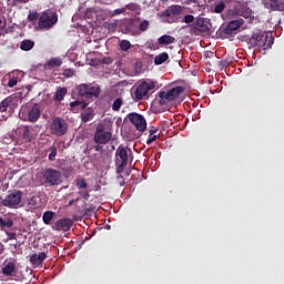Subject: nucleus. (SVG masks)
<instances>
[{
	"label": "nucleus",
	"mask_w": 284,
	"mask_h": 284,
	"mask_svg": "<svg viewBox=\"0 0 284 284\" xmlns=\"http://www.w3.org/2000/svg\"><path fill=\"white\" fill-rule=\"evenodd\" d=\"M155 83L151 80L143 81L135 85L132 90V99L134 102H140L143 100H149L152 94V91L155 89Z\"/></svg>",
	"instance_id": "f257e3e1"
},
{
	"label": "nucleus",
	"mask_w": 284,
	"mask_h": 284,
	"mask_svg": "<svg viewBox=\"0 0 284 284\" xmlns=\"http://www.w3.org/2000/svg\"><path fill=\"white\" fill-rule=\"evenodd\" d=\"M41 182L45 186H57L62 183V173L54 169H45Z\"/></svg>",
	"instance_id": "f03ea898"
},
{
	"label": "nucleus",
	"mask_w": 284,
	"mask_h": 284,
	"mask_svg": "<svg viewBox=\"0 0 284 284\" xmlns=\"http://www.w3.org/2000/svg\"><path fill=\"white\" fill-rule=\"evenodd\" d=\"M23 97L21 92L13 93L0 102V112L14 111L22 102Z\"/></svg>",
	"instance_id": "7ed1b4c3"
},
{
	"label": "nucleus",
	"mask_w": 284,
	"mask_h": 284,
	"mask_svg": "<svg viewBox=\"0 0 284 284\" xmlns=\"http://www.w3.org/2000/svg\"><path fill=\"white\" fill-rule=\"evenodd\" d=\"M251 42H253L254 45H257L260 48H264V50L272 48L274 44V39L270 37L268 33L264 32H257L251 37Z\"/></svg>",
	"instance_id": "20e7f679"
},
{
	"label": "nucleus",
	"mask_w": 284,
	"mask_h": 284,
	"mask_svg": "<svg viewBox=\"0 0 284 284\" xmlns=\"http://www.w3.org/2000/svg\"><path fill=\"white\" fill-rule=\"evenodd\" d=\"M58 22V14L55 12H42V16L39 18L38 27L43 30H50Z\"/></svg>",
	"instance_id": "39448f33"
},
{
	"label": "nucleus",
	"mask_w": 284,
	"mask_h": 284,
	"mask_svg": "<svg viewBox=\"0 0 284 284\" xmlns=\"http://www.w3.org/2000/svg\"><path fill=\"white\" fill-rule=\"evenodd\" d=\"M23 193L19 190L9 191V194L1 201V204L8 209H17L21 202Z\"/></svg>",
	"instance_id": "423d86ee"
},
{
	"label": "nucleus",
	"mask_w": 284,
	"mask_h": 284,
	"mask_svg": "<svg viewBox=\"0 0 284 284\" xmlns=\"http://www.w3.org/2000/svg\"><path fill=\"white\" fill-rule=\"evenodd\" d=\"M184 91L185 89L183 87H176L169 90L168 92L165 91L160 92L159 93L160 104L165 105L168 101H175L176 99H179L180 94H182Z\"/></svg>",
	"instance_id": "0eeeda50"
},
{
	"label": "nucleus",
	"mask_w": 284,
	"mask_h": 284,
	"mask_svg": "<svg viewBox=\"0 0 284 284\" xmlns=\"http://www.w3.org/2000/svg\"><path fill=\"white\" fill-rule=\"evenodd\" d=\"M112 139V133L110 131L105 130V125L100 123L97 126L94 136H93V141L97 144H108Z\"/></svg>",
	"instance_id": "6e6552de"
},
{
	"label": "nucleus",
	"mask_w": 284,
	"mask_h": 284,
	"mask_svg": "<svg viewBox=\"0 0 284 284\" xmlns=\"http://www.w3.org/2000/svg\"><path fill=\"white\" fill-rule=\"evenodd\" d=\"M51 133L57 136H62L68 132V123L61 118H53L50 124Z\"/></svg>",
	"instance_id": "1a4fd4ad"
},
{
	"label": "nucleus",
	"mask_w": 284,
	"mask_h": 284,
	"mask_svg": "<svg viewBox=\"0 0 284 284\" xmlns=\"http://www.w3.org/2000/svg\"><path fill=\"white\" fill-rule=\"evenodd\" d=\"M183 8L181 6H171L169 9H166L164 12H162L163 18H168V23H178L180 14H182Z\"/></svg>",
	"instance_id": "9d476101"
},
{
	"label": "nucleus",
	"mask_w": 284,
	"mask_h": 284,
	"mask_svg": "<svg viewBox=\"0 0 284 284\" xmlns=\"http://www.w3.org/2000/svg\"><path fill=\"white\" fill-rule=\"evenodd\" d=\"M79 95L87 99L98 98L100 95L99 87L92 84H81L79 88Z\"/></svg>",
	"instance_id": "9b49d317"
},
{
	"label": "nucleus",
	"mask_w": 284,
	"mask_h": 284,
	"mask_svg": "<svg viewBox=\"0 0 284 284\" xmlns=\"http://www.w3.org/2000/svg\"><path fill=\"white\" fill-rule=\"evenodd\" d=\"M18 138L22 141V143H30L36 139V134L33 133V129L29 125H22L18 128Z\"/></svg>",
	"instance_id": "f8f14e48"
},
{
	"label": "nucleus",
	"mask_w": 284,
	"mask_h": 284,
	"mask_svg": "<svg viewBox=\"0 0 284 284\" xmlns=\"http://www.w3.org/2000/svg\"><path fill=\"white\" fill-rule=\"evenodd\" d=\"M115 156L119 170H123L129 161L128 148L120 145L115 152Z\"/></svg>",
	"instance_id": "ddd939ff"
},
{
	"label": "nucleus",
	"mask_w": 284,
	"mask_h": 284,
	"mask_svg": "<svg viewBox=\"0 0 284 284\" xmlns=\"http://www.w3.org/2000/svg\"><path fill=\"white\" fill-rule=\"evenodd\" d=\"M129 120L132 122L138 131L144 132L146 130V120L143 118V115L138 113H131L129 114Z\"/></svg>",
	"instance_id": "4468645a"
},
{
	"label": "nucleus",
	"mask_w": 284,
	"mask_h": 284,
	"mask_svg": "<svg viewBox=\"0 0 284 284\" xmlns=\"http://www.w3.org/2000/svg\"><path fill=\"white\" fill-rule=\"evenodd\" d=\"M73 225V221L71 219H60L52 226L55 231H64L68 232Z\"/></svg>",
	"instance_id": "2eb2a0df"
},
{
	"label": "nucleus",
	"mask_w": 284,
	"mask_h": 284,
	"mask_svg": "<svg viewBox=\"0 0 284 284\" xmlns=\"http://www.w3.org/2000/svg\"><path fill=\"white\" fill-rule=\"evenodd\" d=\"M244 24L243 19H237L229 22V26H226V29H224V34L231 36L234 33V31L239 30Z\"/></svg>",
	"instance_id": "dca6fc26"
},
{
	"label": "nucleus",
	"mask_w": 284,
	"mask_h": 284,
	"mask_svg": "<svg viewBox=\"0 0 284 284\" xmlns=\"http://www.w3.org/2000/svg\"><path fill=\"white\" fill-rule=\"evenodd\" d=\"M270 3L265 4L266 9H270L271 11H280L284 12V0H268Z\"/></svg>",
	"instance_id": "f3484780"
},
{
	"label": "nucleus",
	"mask_w": 284,
	"mask_h": 284,
	"mask_svg": "<svg viewBox=\"0 0 284 284\" xmlns=\"http://www.w3.org/2000/svg\"><path fill=\"white\" fill-rule=\"evenodd\" d=\"M41 115V110L39 104H34L28 112V120L32 123L37 122Z\"/></svg>",
	"instance_id": "a211bd4d"
},
{
	"label": "nucleus",
	"mask_w": 284,
	"mask_h": 284,
	"mask_svg": "<svg viewBox=\"0 0 284 284\" xmlns=\"http://www.w3.org/2000/svg\"><path fill=\"white\" fill-rule=\"evenodd\" d=\"M47 258V254L44 252H40L39 254H33L30 258V262L34 267H39L42 265L43 261Z\"/></svg>",
	"instance_id": "6ab92c4d"
},
{
	"label": "nucleus",
	"mask_w": 284,
	"mask_h": 284,
	"mask_svg": "<svg viewBox=\"0 0 284 284\" xmlns=\"http://www.w3.org/2000/svg\"><path fill=\"white\" fill-rule=\"evenodd\" d=\"M195 30L200 32H207L210 30L209 26L205 22V19L197 18V20H195Z\"/></svg>",
	"instance_id": "aec40b11"
},
{
	"label": "nucleus",
	"mask_w": 284,
	"mask_h": 284,
	"mask_svg": "<svg viewBox=\"0 0 284 284\" xmlns=\"http://www.w3.org/2000/svg\"><path fill=\"white\" fill-rule=\"evenodd\" d=\"M16 272V264L13 262H8L2 268L3 276H12Z\"/></svg>",
	"instance_id": "412c9836"
},
{
	"label": "nucleus",
	"mask_w": 284,
	"mask_h": 284,
	"mask_svg": "<svg viewBox=\"0 0 284 284\" xmlns=\"http://www.w3.org/2000/svg\"><path fill=\"white\" fill-rule=\"evenodd\" d=\"M176 39L174 37L164 34L161 38L158 39V43L160 45H169L175 43Z\"/></svg>",
	"instance_id": "4be33fe9"
},
{
	"label": "nucleus",
	"mask_w": 284,
	"mask_h": 284,
	"mask_svg": "<svg viewBox=\"0 0 284 284\" xmlns=\"http://www.w3.org/2000/svg\"><path fill=\"white\" fill-rule=\"evenodd\" d=\"M88 106V103L84 101H74L70 103L71 111L78 112L79 110H83Z\"/></svg>",
	"instance_id": "5701e85b"
},
{
	"label": "nucleus",
	"mask_w": 284,
	"mask_h": 284,
	"mask_svg": "<svg viewBox=\"0 0 284 284\" xmlns=\"http://www.w3.org/2000/svg\"><path fill=\"white\" fill-rule=\"evenodd\" d=\"M61 65H62V60L60 58H54L47 62L45 68L48 70H52V69L59 68Z\"/></svg>",
	"instance_id": "b1692460"
},
{
	"label": "nucleus",
	"mask_w": 284,
	"mask_h": 284,
	"mask_svg": "<svg viewBox=\"0 0 284 284\" xmlns=\"http://www.w3.org/2000/svg\"><path fill=\"white\" fill-rule=\"evenodd\" d=\"M68 93L67 88H59L54 94V100L61 102Z\"/></svg>",
	"instance_id": "393cba45"
},
{
	"label": "nucleus",
	"mask_w": 284,
	"mask_h": 284,
	"mask_svg": "<svg viewBox=\"0 0 284 284\" xmlns=\"http://www.w3.org/2000/svg\"><path fill=\"white\" fill-rule=\"evenodd\" d=\"M95 113L93 109H89L87 112L81 114V119L83 123L91 121L94 118Z\"/></svg>",
	"instance_id": "a878e982"
},
{
	"label": "nucleus",
	"mask_w": 284,
	"mask_h": 284,
	"mask_svg": "<svg viewBox=\"0 0 284 284\" xmlns=\"http://www.w3.org/2000/svg\"><path fill=\"white\" fill-rule=\"evenodd\" d=\"M169 54L166 53V52H163V53H161V54H159V55H156L155 57V59H154V63L156 64V65H161V64H163L164 62H166L168 60H169Z\"/></svg>",
	"instance_id": "bb28decb"
},
{
	"label": "nucleus",
	"mask_w": 284,
	"mask_h": 284,
	"mask_svg": "<svg viewBox=\"0 0 284 284\" xmlns=\"http://www.w3.org/2000/svg\"><path fill=\"white\" fill-rule=\"evenodd\" d=\"M54 215H55L54 212L45 211L42 216L44 224H47V225L51 224V221L54 219Z\"/></svg>",
	"instance_id": "cd10ccee"
},
{
	"label": "nucleus",
	"mask_w": 284,
	"mask_h": 284,
	"mask_svg": "<svg viewBox=\"0 0 284 284\" xmlns=\"http://www.w3.org/2000/svg\"><path fill=\"white\" fill-rule=\"evenodd\" d=\"M13 226V220L11 217L2 219L0 217V229L4 227H12Z\"/></svg>",
	"instance_id": "c85d7f7f"
},
{
	"label": "nucleus",
	"mask_w": 284,
	"mask_h": 284,
	"mask_svg": "<svg viewBox=\"0 0 284 284\" xmlns=\"http://www.w3.org/2000/svg\"><path fill=\"white\" fill-rule=\"evenodd\" d=\"M33 47H34V42L31 40H24L21 42V45H20L22 51H30L31 49H33Z\"/></svg>",
	"instance_id": "c756f323"
},
{
	"label": "nucleus",
	"mask_w": 284,
	"mask_h": 284,
	"mask_svg": "<svg viewBox=\"0 0 284 284\" xmlns=\"http://www.w3.org/2000/svg\"><path fill=\"white\" fill-rule=\"evenodd\" d=\"M75 182L79 190H85L88 187L87 180L83 178H77Z\"/></svg>",
	"instance_id": "7c9ffc66"
},
{
	"label": "nucleus",
	"mask_w": 284,
	"mask_h": 284,
	"mask_svg": "<svg viewBox=\"0 0 284 284\" xmlns=\"http://www.w3.org/2000/svg\"><path fill=\"white\" fill-rule=\"evenodd\" d=\"M123 105V99L122 98H118L112 105V110L115 112H119L121 110V106Z\"/></svg>",
	"instance_id": "2f4dec72"
},
{
	"label": "nucleus",
	"mask_w": 284,
	"mask_h": 284,
	"mask_svg": "<svg viewBox=\"0 0 284 284\" xmlns=\"http://www.w3.org/2000/svg\"><path fill=\"white\" fill-rule=\"evenodd\" d=\"M131 43H130V41H128V40H122L121 42H120V49L122 50V51H124V52H128L130 49H131Z\"/></svg>",
	"instance_id": "473e14b6"
},
{
	"label": "nucleus",
	"mask_w": 284,
	"mask_h": 284,
	"mask_svg": "<svg viewBox=\"0 0 284 284\" xmlns=\"http://www.w3.org/2000/svg\"><path fill=\"white\" fill-rule=\"evenodd\" d=\"M50 154H49V160L50 161H54L55 160V156L58 154V149L53 145L50 148Z\"/></svg>",
	"instance_id": "72a5a7b5"
},
{
	"label": "nucleus",
	"mask_w": 284,
	"mask_h": 284,
	"mask_svg": "<svg viewBox=\"0 0 284 284\" xmlns=\"http://www.w3.org/2000/svg\"><path fill=\"white\" fill-rule=\"evenodd\" d=\"M225 9V3L224 2H220L217 6H215V9L213 10V12L215 13H222Z\"/></svg>",
	"instance_id": "f704fd0d"
},
{
	"label": "nucleus",
	"mask_w": 284,
	"mask_h": 284,
	"mask_svg": "<svg viewBox=\"0 0 284 284\" xmlns=\"http://www.w3.org/2000/svg\"><path fill=\"white\" fill-rule=\"evenodd\" d=\"M150 27V21L144 20L140 26H139V30L142 32H145Z\"/></svg>",
	"instance_id": "c9c22d12"
},
{
	"label": "nucleus",
	"mask_w": 284,
	"mask_h": 284,
	"mask_svg": "<svg viewBox=\"0 0 284 284\" xmlns=\"http://www.w3.org/2000/svg\"><path fill=\"white\" fill-rule=\"evenodd\" d=\"M194 20H195L194 16L187 14V16L184 17V19L182 20V22L190 24V23H193Z\"/></svg>",
	"instance_id": "e433bc0d"
},
{
	"label": "nucleus",
	"mask_w": 284,
	"mask_h": 284,
	"mask_svg": "<svg viewBox=\"0 0 284 284\" xmlns=\"http://www.w3.org/2000/svg\"><path fill=\"white\" fill-rule=\"evenodd\" d=\"M38 17H39V14L37 13V11H33V12H31V13L28 16V20H29L30 22H34V21L38 20Z\"/></svg>",
	"instance_id": "4c0bfd02"
},
{
	"label": "nucleus",
	"mask_w": 284,
	"mask_h": 284,
	"mask_svg": "<svg viewBox=\"0 0 284 284\" xmlns=\"http://www.w3.org/2000/svg\"><path fill=\"white\" fill-rule=\"evenodd\" d=\"M63 75H64L65 78H72V77L74 75V70H73V69H65V70L63 71Z\"/></svg>",
	"instance_id": "58836bf2"
},
{
	"label": "nucleus",
	"mask_w": 284,
	"mask_h": 284,
	"mask_svg": "<svg viewBox=\"0 0 284 284\" xmlns=\"http://www.w3.org/2000/svg\"><path fill=\"white\" fill-rule=\"evenodd\" d=\"M18 82H19L18 78L13 77V78H11V79L9 80L8 87H9V88H13V87H16V85L18 84Z\"/></svg>",
	"instance_id": "ea45409f"
},
{
	"label": "nucleus",
	"mask_w": 284,
	"mask_h": 284,
	"mask_svg": "<svg viewBox=\"0 0 284 284\" xmlns=\"http://www.w3.org/2000/svg\"><path fill=\"white\" fill-rule=\"evenodd\" d=\"M160 138V134L159 135H155V134H153V135H149V139H148V141H146V144L148 145H150V144H152L154 141H156V139H159Z\"/></svg>",
	"instance_id": "a19ab883"
},
{
	"label": "nucleus",
	"mask_w": 284,
	"mask_h": 284,
	"mask_svg": "<svg viewBox=\"0 0 284 284\" xmlns=\"http://www.w3.org/2000/svg\"><path fill=\"white\" fill-rule=\"evenodd\" d=\"M139 6L136 3H130L126 6L128 10L135 11L138 10Z\"/></svg>",
	"instance_id": "79ce46f5"
},
{
	"label": "nucleus",
	"mask_w": 284,
	"mask_h": 284,
	"mask_svg": "<svg viewBox=\"0 0 284 284\" xmlns=\"http://www.w3.org/2000/svg\"><path fill=\"white\" fill-rule=\"evenodd\" d=\"M94 150H95L97 152H103V151H104L102 144H97V145L94 146Z\"/></svg>",
	"instance_id": "37998d69"
},
{
	"label": "nucleus",
	"mask_w": 284,
	"mask_h": 284,
	"mask_svg": "<svg viewBox=\"0 0 284 284\" xmlns=\"http://www.w3.org/2000/svg\"><path fill=\"white\" fill-rule=\"evenodd\" d=\"M8 237H9V240H17V234L16 233H9Z\"/></svg>",
	"instance_id": "c03bdc74"
},
{
	"label": "nucleus",
	"mask_w": 284,
	"mask_h": 284,
	"mask_svg": "<svg viewBox=\"0 0 284 284\" xmlns=\"http://www.w3.org/2000/svg\"><path fill=\"white\" fill-rule=\"evenodd\" d=\"M36 203H37V197H32V199L30 200V202H29V204H31V205H33L34 207H37Z\"/></svg>",
	"instance_id": "a18cd8bd"
},
{
	"label": "nucleus",
	"mask_w": 284,
	"mask_h": 284,
	"mask_svg": "<svg viewBox=\"0 0 284 284\" xmlns=\"http://www.w3.org/2000/svg\"><path fill=\"white\" fill-rule=\"evenodd\" d=\"M158 129L153 128L152 130H150V135H155V133H158Z\"/></svg>",
	"instance_id": "49530a36"
},
{
	"label": "nucleus",
	"mask_w": 284,
	"mask_h": 284,
	"mask_svg": "<svg viewBox=\"0 0 284 284\" xmlns=\"http://www.w3.org/2000/svg\"><path fill=\"white\" fill-rule=\"evenodd\" d=\"M80 199H73L69 202V206H72L75 202H78Z\"/></svg>",
	"instance_id": "de8ad7c7"
},
{
	"label": "nucleus",
	"mask_w": 284,
	"mask_h": 284,
	"mask_svg": "<svg viewBox=\"0 0 284 284\" xmlns=\"http://www.w3.org/2000/svg\"><path fill=\"white\" fill-rule=\"evenodd\" d=\"M4 251V245L0 242V255L3 253Z\"/></svg>",
	"instance_id": "09e8293b"
},
{
	"label": "nucleus",
	"mask_w": 284,
	"mask_h": 284,
	"mask_svg": "<svg viewBox=\"0 0 284 284\" xmlns=\"http://www.w3.org/2000/svg\"><path fill=\"white\" fill-rule=\"evenodd\" d=\"M89 197H90V194H89L88 192H85V193L83 194V199H84V200H89Z\"/></svg>",
	"instance_id": "8fccbe9b"
},
{
	"label": "nucleus",
	"mask_w": 284,
	"mask_h": 284,
	"mask_svg": "<svg viewBox=\"0 0 284 284\" xmlns=\"http://www.w3.org/2000/svg\"><path fill=\"white\" fill-rule=\"evenodd\" d=\"M16 1L20 3H28L30 0H16Z\"/></svg>",
	"instance_id": "3c124183"
},
{
	"label": "nucleus",
	"mask_w": 284,
	"mask_h": 284,
	"mask_svg": "<svg viewBox=\"0 0 284 284\" xmlns=\"http://www.w3.org/2000/svg\"><path fill=\"white\" fill-rule=\"evenodd\" d=\"M115 13L120 14V13H122V10L118 9V10H115Z\"/></svg>",
	"instance_id": "603ef678"
},
{
	"label": "nucleus",
	"mask_w": 284,
	"mask_h": 284,
	"mask_svg": "<svg viewBox=\"0 0 284 284\" xmlns=\"http://www.w3.org/2000/svg\"><path fill=\"white\" fill-rule=\"evenodd\" d=\"M2 24V20L0 19V26Z\"/></svg>",
	"instance_id": "864d4df0"
}]
</instances>
